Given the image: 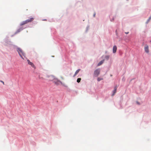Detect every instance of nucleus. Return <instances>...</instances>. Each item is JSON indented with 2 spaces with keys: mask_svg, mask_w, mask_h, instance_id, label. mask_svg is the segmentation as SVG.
<instances>
[{
  "mask_svg": "<svg viewBox=\"0 0 151 151\" xmlns=\"http://www.w3.org/2000/svg\"><path fill=\"white\" fill-rule=\"evenodd\" d=\"M50 78H52V79H50V81H53V82L56 85H58L60 84H63L60 81L58 80V79L55 78L53 76H50Z\"/></svg>",
  "mask_w": 151,
  "mask_h": 151,
  "instance_id": "1",
  "label": "nucleus"
},
{
  "mask_svg": "<svg viewBox=\"0 0 151 151\" xmlns=\"http://www.w3.org/2000/svg\"><path fill=\"white\" fill-rule=\"evenodd\" d=\"M17 51L18 52L19 56L23 59H24L23 56H25V54L23 52L21 49L20 48H17Z\"/></svg>",
  "mask_w": 151,
  "mask_h": 151,
  "instance_id": "2",
  "label": "nucleus"
},
{
  "mask_svg": "<svg viewBox=\"0 0 151 151\" xmlns=\"http://www.w3.org/2000/svg\"><path fill=\"white\" fill-rule=\"evenodd\" d=\"M34 20V18L33 17H31L26 20L25 21H23L20 23V25L22 26L24 25L27 23L31 22L33 21Z\"/></svg>",
  "mask_w": 151,
  "mask_h": 151,
  "instance_id": "3",
  "label": "nucleus"
},
{
  "mask_svg": "<svg viewBox=\"0 0 151 151\" xmlns=\"http://www.w3.org/2000/svg\"><path fill=\"white\" fill-rule=\"evenodd\" d=\"M100 70L99 69H97L95 70L94 73V76L97 77L100 74Z\"/></svg>",
  "mask_w": 151,
  "mask_h": 151,
  "instance_id": "4",
  "label": "nucleus"
},
{
  "mask_svg": "<svg viewBox=\"0 0 151 151\" xmlns=\"http://www.w3.org/2000/svg\"><path fill=\"white\" fill-rule=\"evenodd\" d=\"M27 61L28 64L29 65H31L32 67L34 68H35L36 67L32 63L30 62L29 60H27Z\"/></svg>",
  "mask_w": 151,
  "mask_h": 151,
  "instance_id": "5",
  "label": "nucleus"
},
{
  "mask_svg": "<svg viewBox=\"0 0 151 151\" xmlns=\"http://www.w3.org/2000/svg\"><path fill=\"white\" fill-rule=\"evenodd\" d=\"M145 52L148 53L149 52V47L147 45H145Z\"/></svg>",
  "mask_w": 151,
  "mask_h": 151,
  "instance_id": "6",
  "label": "nucleus"
},
{
  "mask_svg": "<svg viewBox=\"0 0 151 151\" xmlns=\"http://www.w3.org/2000/svg\"><path fill=\"white\" fill-rule=\"evenodd\" d=\"M117 88V86H115L114 89L113 91V93L112 95V96H114V95L116 93Z\"/></svg>",
  "mask_w": 151,
  "mask_h": 151,
  "instance_id": "7",
  "label": "nucleus"
},
{
  "mask_svg": "<svg viewBox=\"0 0 151 151\" xmlns=\"http://www.w3.org/2000/svg\"><path fill=\"white\" fill-rule=\"evenodd\" d=\"M117 50V47L116 46H114L113 47V51L114 53H115L116 52Z\"/></svg>",
  "mask_w": 151,
  "mask_h": 151,
  "instance_id": "8",
  "label": "nucleus"
},
{
  "mask_svg": "<svg viewBox=\"0 0 151 151\" xmlns=\"http://www.w3.org/2000/svg\"><path fill=\"white\" fill-rule=\"evenodd\" d=\"M39 78L40 79L44 80V78L43 76V75L42 74H40L39 76Z\"/></svg>",
  "mask_w": 151,
  "mask_h": 151,
  "instance_id": "9",
  "label": "nucleus"
},
{
  "mask_svg": "<svg viewBox=\"0 0 151 151\" xmlns=\"http://www.w3.org/2000/svg\"><path fill=\"white\" fill-rule=\"evenodd\" d=\"M104 60L101 61L98 64V66H99L101 65V64H102L104 62Z\"/></svg>",
  "mask_w": 151,
  "mask_h": 151,
  "instance_id": "10",
  "label": "nucleus"
},
{
  "mask_svg": "<svg viewBox=\"0 0 151 151\" xmlns=\"http://www.w3.org/2000/svg\"><path fill=\"white\" fill-rule=\"evenodd\" d=\"M80 70V69H78L75 72L74 75V77L75 76L77 73L79 72V71Z\"/></svg>",
  "mask_w": 151,
  "mask_h": 151,
  "instance_id": "11",
  "label": "nucleus"
},
{
  "mask_svg": "<svg viewBox=\"0 0 151 151\" xmlns=\"http://www.w3.org/2000/svg\"><path fill=\"white\" fill-rule=\"evenodd\" d=\"M103 78H102L98 77L97 78V81H100L101 80H103Z\"/></svg>",
  "mask_w": 151,
  "mask_h": 151,
  "instance_id": "12",
  "label": "nucleus"
},
{
  "mask_svg": "<svg viewBox=\"0 0 151 151\" xmlns=\"http://www.w3.org/2000/svg\"><path fill=\"white\" fill-rule=\"evenodd\" d=\"M22 30V28H20L19 29H18L17 32H16V33H19V32H20L21 30Z\"/></svg>",
  "mask_w": 151,
  "mask_h": 151,
  "instance_id": "13",
  "label": "nucleus"
},
{
  "mask_svg": "<svg viewBox=\"0 0 151 151\" xmlns=\"http://www.w3.org/2000/svg\"><path fill=\"white\" fill-rule=\"evenodd\" d=\"M81 78H78L77 79V82L78 83H79V82H80V81H81Z\"/></svg>",
  "mask_w": 151,
  "mask_h": 151,
  "instance_id": "14",
  "label": "nucleus"
},
{
  "mask_svg": "<svg viewBox=\"0 0 151 151\" xmlns=\"http://www.w3.org/2000/svg\"><path fill=\"white\" fill-rule=\"evenodd\" d=\"M109 55H107L105 57V58L106 60H108L109 58Z\"/></svg>",
  "mask_w": 151,
  "mask_h": 151,
  "instance_id": "15",
  "label": "nucleus"
},
{
  "mask_svg": "<svg viewBox=\"0 0 151 151\" xmlns=\"http://www.w3.org/2000/svg\"><path fill=\"white\" fill-rule=\"evenodd\" d=\"M0 82H2V83H3V84H4V82L3 81H0Z\"/></svg>",
  "mask_w": 151,
  "mask_h": 151,
  "instance_id": "16",
  "label": "nucleus"
},
{
  "mask_svg": "<svg viewBox=\"0 0 151 151\" xmlns=\"http://www.w3.org/2000/svg\"><path fill=\"white\" fill-rule=\"evenodd\" d=\"M50 76H49V80L50 81V79H52V78H50Z\"/></svg>",
  "mask_w": 151,
  "mask_h": 151,
  "instance_id": "17",
  "label": "nucleus"
},
{
  "mask_svg": "<svg viewBox=\"0 0 151 151\" xmlns=\"http://www.w3.org/2000/svg\"><path fill=\"white\" fill-rule=\"evenodd\" d=\"M137 104H139V102H138V101H137Z\"/></svg>",
  "mask_w": 151,
  "mask_h": 151,
  "instance_id": "18",
  "label": "nucleus"
},
{
  "mask_svg": "<svg viewBox=\"0 0 151 151\" xmlns=\"http://www.w3.org/2000/svg\"><path fill=\"white\" fill-rule=\"evenodd\" d=\"M125 33L126 34H128L129 33V32H125Z\"/></svg>",
  "mask_w": 151,
  "mask_h": 151,
  "instance_id": "19",
  "label": "nucleus"
},
{
  "mask_svg": "<svg viewBox=\"0 0 151 151\" xmlns=\"http://www.w3.org/2000/svg\"><path fill=\"white\" fill-rule=\"evenodd\" d=\"M61 78L62 79H63V77H61Z\"/></svg>",
  "mask_w": 151,
  "mask_h": 151,
  "instance_id": "20",
  "label": "nucleus"
},
{
  "mask_svg": "<svg viewBox=\"0 0 151 151\" xmlns=\"http://www.w3.org/2000/svg\"><path fill=\"white\" fill-rule=\"evenodd\" d=\"M95 14H94V17H95Z\"/></svg>",
  "mask_w": 151,
  "mask_h": 151,
  "instance_id": "21",
  "label": "nucleus"
},
{
  "mask_svg": "<svg viewBox=\"0 0 151 151\" xmlns=\"http://www.w3.org/2000/svg\"><path fill=\"white\" fill-rule=\"evenodd\" d=\"M150 42H151V40L150 41Z\"/></svg>",
  "mask_w": 151,
  "mask_h": 151,
  "instance_id": "22",
  "label": "nucleus"
}]
</instances>
